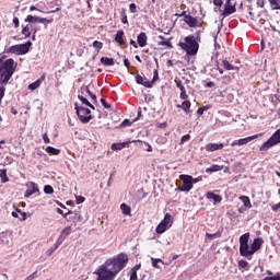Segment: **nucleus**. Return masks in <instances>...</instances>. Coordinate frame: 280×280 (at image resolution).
I'll use <instances>...</instances> for the list:
<instances>
[{"instance_id": "nucleus-1", "label": "nucleus", "mask_w": 280, "mask_h": 280, "mask_svg": "<svg viewBox=\"0 0 280 280\" xmlns=\"http://www.w3.org/2000/svg\"><path fill=\"white\" fill-rule=\"evenodd\" d=\"M18 66L19 65L12 58L7 59L5 61L0 59V84H8V82H10Z\"/></svg>"}, {"instance_id": "nucleus-2", "label": "nucleus", "mask_w": 280, "mask_h": 280, "mask_svg": "<svg viewBox=\"0 0 280 280\" xmlns=\"http://www.w3.org/2000/svg\"><path fill=\"white\" fill-rule=\"evenodd\" d=\"M185 42L179 43V47L186 51L187 56H196L200 45L198 44V36L189 35L184 38Z\"/></svg>"}, {"instance_id": "nucleus-3", "label": "nucleus", "mask_w": 280, "mask_h": 280, "mask_svg": "<svg viewBox=\"0 0 280 280\" xmlns=\"http://www.w3.org/2000/svg\"><path fill=\"white\" fill-rule=\"evenodd\" d=\"M32 47V42L25 44H16L5 49V54H15V56H25Z\"/></svg>"}, {"instance_id": "nucleus-4", "label": "nucleus", "mask_w": 280, "mask_h": 280, "mask_svg": "<svg viewBox=\"0 0 280 280\" xmlns=\"http://www.w3.org/2000/svg\"><path fill=\"white\" fill-rule=\"evenodd\" d=\"M74 110L81 124H89V121L93 119V116L91 115V109L79 106L78 103L74 104Z\"/></svg>"}, {"instance_id": "nucleus-5", "label": "nucleus", "mask_w": 280, "mask_h": 280, "mask_svg": "<svg viewBox=\"0 0 280 280\" xmlns=\"http://www.w3.org/2000/svg\"><path fill=\"white\" fill-rule=\"evenodd\" d=\"M280 143V129H278L266 142H264L260 147V152H268L270 148H275V145H279Z\"/></svg>"}, {"instance_id": "nucleus-6", "label": "nucleus", "mask_w": 280, "mask_h": 280, "mask_svg": "<svg viewBox=\"0 0 280 280\" xmlns=\"http://www.w3.org/2000/svg\"><path fill=\"white\" fill-rule=\"evenodd\" d=\"M173 223H174V221L172 220V214L166 213L164 219L156 226V233L162 235V233H165V231H167V229H171Z\"/></svg>"}, {"instance_id": "nucleus-7", "label": "nucleus", "mask_w": 280, "mask_h": 280, "mask_svg": "<svg viewBox=\"0 0 280 280\" xmlns=\"http://www.w3.org/2000/svg\"><path fill=\"white\" fill-rule=\"evenodd\" d=\"M180 180H183V185L179 186L177 189L178 191H191L194 189V177L190 175H180Z\"/></svg>"}, {"instance_id": "nucleus-8", "label": "nucleus", "mask_w": 280, "mask_h": 280, "mask_svg": "<svg viewBox=\"0 0 280 280\" xmlns=\"http://www.w3.org/2000/svg\"><path fill=\"white\" fill-rule=\"evenodd\" d=\"M259 137H261V133H257L254 136H249L247 138H241L238 140H234L231 145L235 147V145H246L248 143H250V141H255V139H259Z\"/></svg>"}, {"instance_id": "nucleus-9", "label": "nucleus", "mask_w": 280, "mask_h": 280, "mask_svg": "<svg viewBox=\"0 0 280 280\" xmlns=\"http://www.w3.org/2000/svg\"><path fill=\"white\" fill-rule=\"evenodd\" d=\"M240 253L242 257H246L247 259H250V257L255 255L253 252V247H250L248 244L240 245Z\"/></svg>"}, {"instance_id": "nucleus-10", "label": "nucleus", "mask_w": 280, "mask_h": 280, "mask_svg": "<svg viewBox=\"0 0 280 280\" xmlns=\"http://www.w3.org/2000/svg\"><path fill=\"white\" fill-rule=\"evenodd\" d=\"M137 84H141V86H145V89H152V82L148 80V78H143L141 74L136 75Z\"/></svg>"}, {"instance_id": "nucleus-11", "label": "nucleus", "mask_w": 280, "mask_h": 280, "mask_svg": "<svg viewBox=\"0 0 280 280\" xmlns=\"http://www.w3.org/2000/svg\"><path fill=\"white\" fill-rule=\"evenodd\" d=\"M175 84L177 89H179L180 91V94H179L180 100H188L189 95H187V90H185V85H183V81L175 80Z\"/></svg>"}, {"instance_id": "nucleus-12", "label": "nucleus", "mask_w": 280, "mask_h": 280, "mask_svg": "<svg viewBox=\"0 0 280 280\" xmlns=\"http://www.w3.org/2000/svg\"><path fill=\"white\" fill-rule=\"evenodd\" d=\"M182 16H184L185 23H187L190 27H198V19L187 15L185 12H183Z\"/></svg>"}, {"instance_id": "nucleus-13", "label": "nucleus", "mask_w": 280, "mask_h": 280, "mask_svg": "<svg viewBox=\"0 0 280 280\" xmlns=\"http://www.w3.org/2000/svg\"><path fill=\"white\" fill-rule=\"evenodd\" d=\"M81 95H84L85 97H86V95H89V97L91 98V102L93 104H97V96L95 94H93V92H91L89 86L81 89Z\"/></svg>"}, {"instance_id": "nucleus-14", "label": "nucleus", "mask_w": 280, "mask_h": 280, "mask_svg": "<svg viewBox=\"0 0 280 280\" xmlns=\"http://www.w3.org/2000/svg\"><path fill=\"white\" fill-rule=\"evenodd\" d=\"M33 194H38V185H36L34 182H31L28 184V189L25 192V197L30 198V196H33Z\"/></svg>"}, {"instance_id": "nucleus-15", "label": "nucleus", "mask_w": 280, "mask_h": 280, "mask_svg": "<svg viewBox=\"0 0 280 280\" xmlns=\"http://www.w3.org/2000/svg\"><path fill=\"white\" fill-rule=\"evenodd\" d=\"M224 148L223 143H208L206 144L207 152H215L218 150H222Z\"/></svg>"}, {"instance_id": "nucleus-16", "label": "nucleus", "mask_w": 280, "mask_h": 280, "mask_svg": "<svg viewBox=\"0 0 280 280\" xmlns=\"http://www.w3.org/2000/svg\"><path fill=\"white\" fill-rule=\"evenodd\" d=\"M235 12H236L235 4H231V3L224 4V12H223L224 16H231V14H235Z\"/></svg>"}, {"instance_id": "nucleus-17", "label": "nucleus", "mask_w": 280, "mask_h": 280, "mask_svg": "<svg viewBox=\"0 0 280 280\" xmlns=\"http://www.w3.org/2000/svg\"><path fill=\"white\" fill-rule=\"evenodd\" d=\"M43 82H45V75H42L35 82L31 83L28 85V91H36V89H40V84H43Z\"/></svg>"}, {"instance_id": "nucleus-18", "label": "nucleus", "mask_w": 280, "mask_h": 280, "mask_svg": "<svg viewBox=\"0 0 280 280\" xmlns=\"http://www.w3.org/2000/svg\"><path fill=\"white\" fill-rule=\"evenodd\" d=\"M139 47H145L148 45V35L145 33H140L137 38Z\"/></svg>"}, {"instance_id": "nucleus-19", "label": "nucleus", "mask_w": 280, "mask_h": 280, "mask_svg": "<svg viewBox=\"0 0 280 280\" xmlns=\"http://www.w3.org/2000/svg\"><path fill=\"white\" fill-rule=\"evenodd\" d=\"M32 32L34 34H36L37 31H36V28H33L31 24H28L22 28V34H23V36H25V38H30V36H32Z\"/></svg>"}, {"instance_id": "nucleus-20", "label": "nucleus", "mask_w": 280, "mask_h": 280, "mask_svg": "<svg viewBox=\"0 0 280 280\" xmlns=\"http://www.w3.org/2000/svg\"><path fill=\"white\" fill-rule=\"evenodd\" d=\"M159 38L161 42H159V45L162 47H167V49H174V46L172 45V42L170 39H165L163 35H159Z\"/></svg>"}, {"instance_id": "nucleus-21", "label": "nucleus", "mask_w": 280, "mask_h": 280, "mask_svg": "<svg viewBox=\"0 0 280 280\" xmlns=\"http://www.w3.org/2000/svg\"><path fill=\"white\" fill-rule=\"evenodd\" d=\"M264 244V240L262 238H255L253 241V244H252V250L253 253H257V250H259V248H261V245Z\"/></svg>"}, {"instance_id": "nucleus-22", "label": "nucleus", "mask_w": 280, "mask_h": 280, "mask_svg": "<svg viewBox=\"0 0 280 280\" xmlns=\"http://www.w3.org/2000/svg\"><path fill=\"white\" fill-rule=\"evenodd\" d=\"M115 40L118 43V45H120V47L126 45V42H124V31L120 30L116 33Z\"/></svg>"}, {"instance_id": "nucleus-23", "label": "nucleus", "mask_w": 280, "mask_h": 280, "mask_svg": "<svg viewBox=\"0 0 280 280\" xmlns=\"http://www.w3.org/2000/svg\"><path fill=\"white\" fill-rule=\"evenodd\" d=\"M159 264H161L162 266H165V261H163V259H161V258H151V266L153 268H156L158 270H161V266Z\"/></svg>"}, {"instance_id": "nucleus-24", "label": "nucleus", "mask_w": 280, "mask_h": 280, "mask_svg": "<svg viewBox=\"0 0 280 280\" xmlns=\"http://www.w3.org/2000/svg\"><path fill=\"white\" fill-rule=\"evenodd\" d=\"M78 100H80V102L82 104H84L85 106H88L89 108H92V110H95V106H93V104H91V102H89V100L86 97H84L83 94H79L78 95Z\"/></svg>"}, {"instance_id": "nucleus-25", "label": "nucleus", "mask_w": 280, "mask_h": 280, "mask_svg": "<svg viewBox=\"0 0 280 280\" xmlns=\"http://www.w3.org/2000/svg\"><path fill=\"white\" fill-rule=\"evenodd\" d=\"M240 200L243 202L245 209H252L253 203H250V198L248 196H241Z\"/></svg>"}, {"instance_id": "nucleus-26", "label": "nucleus", "mask_w": 280, "mask_h": 280, "mask_svg": "<svg viewBox=\"0 0 280 280\" xmlns=\"http://www.w3.org/2000/svg\"><path fill=\"white\" fill-rule=\"evenodd\" d=\"M206 198H208V200H213L214 202H222V197L211 191L207 192Z\"/></svg>"}, {"instance_id": "nucleus-27", "label": "nucleus", "mask_w": 280, "mask_h": 280, "mask_svg": "<svg viewBox=\"0 0 280 280\" xmlns=\"http://www.w3.org/2000/svg\"><path fill=\"white\" fill-rule=\"evenodd\" d=\"M101 62H102V65H104L105 67H113V65H115V59L108 58V57H102V58H101Z\"/></svg>"}, {"instance_id": "nucleus-28", "label": "nucleus", "mask_w": 280, "mask_h": 280, "mask_svg": "<svg viewBox=\"0 0 280 280\" xmlns=\"http://www.w3.org/2000/svg\"><path fill=\"white\" fill-rule=\"evenodd\" d=\"M45 151L47 154H50V156H58V154H60V149H56L54 147H47Z\"/></svg>"}, {"instance_id": "nucleus-29", "label": "nucleus", "mask_w": 280, "mask_h": 280, "mask_svg": "<svg viewBox=\"0 0 280 280\" xmlns=\"http://www.w3.org/2000/svg\"><path fill=\"white\" fill-rule=\"evenodd\" d=\"M223 67L226 71H240V68L231 65L229 60H223Z\"/></svg>"}, {"instance_id": "nucleus-30", "label": "nucleus", "mask_w": 280, "mask_h": 280, "mask_svg": "<svg viewBox=\"0 0 280 280\" xmlns=\"http://www.w3.org/2000/svg\"><path fill=\"white\" fill-rule=\"evenodd\" d=\"M177 107L184 109L185 113H188L189 109L191 108V102L184 101L182 105H177Z\"/></svg>"}, {"instance_id": "nucleus-31", "label": "nucleus", "mask_w": 280, "mask_h": 280, "mask_svg": "<svg viewBox=\"0 0 280 280\" xmlns=\"http://www.w3.org/2000/svg\"><path fill=\"white\" fill-rule=\"evenodd\" d=\"M39 19L40 18L36 16V15H27L24 21H25V23L34 24V23H39Z\"/></svg>"}, {"instance_id": "nucleus-32", "label": "nucleus", "mask_w": 280, "mask_h": 280, "mask_svg": "<svg viewBox=\"0 0 280 280\" xmlns=\"http://www.w3.org/2000/svg\"><path fill=\"white\" fill-rule=\"evenodd\" d=\"M0 178L1 183H8V180H10V178L8 177V170H0Z\"/></svg>"}, {"instance_id": "nucleus-33", "label": "nucleus", "mask_w": 280, "mask_h": 280, "mask_svg": "<svg viewBox=\"0 0 280 280\" xmlns=\"http://www.w3.org/2000/svg\"><path fill=\"white\" fill-rule=\"evenodd\" d=\"M120 209L124 213V215H130L132 209L130 208V206L126 205V203H122L120 205Z\"/></svg>"}, {"instance_id": "nucleus-34", "label": "nucleus", "mask_w": 280, "mask_h": 280, "mask_svg": "<svg viewBox=\"0 0 280 280\" xmlns=\"http://www.w3.org/2000/svg\"><path fill=\"white\" fill-rule=\"evenodd\" d=\"M71 231H72L71 226H67L66 229H63V230L61 231L60 236H61L63 240H67V237H69V236L71 235Z\"/></svg>"}, {"instance_id": "nucleus-35", "label": "nucleus", "mask_w": 280, "mask_h": 280, "mask_svg": "<svg viewBox=\"0 0 280 280\" xmlns=\"http://www.w3.org/2000/svg\"><path fill=\"white\" fill-rule=\"evenodd\" d=\"M248 237H250L249 233H245L240 237V246L248 244Z\"/></svg>"}, {"instance_id": "nucleus-36", "label": "nucleus", "mask_w": 280, "mask_h": 280, "mask_svg": "<svg viewBox=\"0 0 280 280\" xmlns=\"http://www.w3.org/2000/svg\"><path fill=\"white\" fill-rule=\"evenodd\" d=\"M224 170V166L213 164L211 167L207 168V172H222Z\"/></svg>"}, {"instance_id": "nucleus-37", "label": "nucleus", "mask_w": 280, "mask_h": 280, "mask_svg": "<svg viewBox=\"0 0 280 280\" xmlns=\"http://www.w3.org/2000/svg\"><path fill=\"white\" fill-rule=\"evenodd\" d=\"M272 10H280V0H268Z\"/></svg>"}, {"instance_id": "nucleus-38", "label": "nucleus", "mask_w": 280, "mask_h": 280, "mask_svg": "<svg viewBox=\"0 0 280 280\" xmlns=\"http://www.w3.org/2000/svg\"><path fill=\"white\" fill-rule=\"evenodd\" d=\"M126 148V143H114L112 144V150H124Z\"/></svg>"}, {"instance_id": "nucleus-39", "label": "nucleus", "mask_w": 280, "mask_h": 280, "mask_svg": "<svg viewBox=\"0 0 280 280\" xmlns=\"http://www.w3.org/2000/svg\"><path fill=\"white\" fill-rule=\"evenodd\" d=\"M39 23H43L47 27L48 23H54V19L47 20V18H39Z\"/></svg>"}, {"instance_id": "nucleus-40", "label": "nucleus", "mask_w": 280, "mask_h": 280, "mask_svg": "<svg viewBox=\"0 0 280 280\" xmlns=\"http://www.w3.org/2000/svg\"><path fill=\"white\" fill-rule=\"evenodd\" d=\"M93 47H94V49H97V51H100V49H102V47H104V44L102 42L95 40V42H93Z\"/></svg>"}, {"instance_id": "nucleus-41", "label": "nucleus", "mask_w": 280, "mask_h": 280, "mask_svg": "<svg viewBox=\"0 0 280 280\" xmlns=\"http://www.w3.org/2000/svg\"><path fill=\"white\" fill-rule=\"evenodd\" d=\"M189 139H191V136L189 133L183 136L180 139V144L183 145V143H187V141H189Z\"/></svg>"}, {"instance_id": "nucleus-42", "label": "nucleus", "mask_w": 280, "mask_h": 280, "mask_svg": "<svg viewBox=\"0 0 280 280\" xmlns=\"http://www.w3.org/2000/svg\"><path fill=\"white\" fill-rule=\"evenodd\" d=\"M3 97H5V86H0V102H2Z\"/></svg>"}, {"instance_id": "nucleus-43", "label": "nucleus", "mask_w": 280, "mask_h": 280, "mask_svg": "<svg viewBox=\"0 0 280 280\" xmlns=\"http://www.w3.org/2000/svg\"><path fill=\"white\" fill-rule=\"evenodd\" d=\"M44 191H45L46 194H54V187H51L50 185H46V186L44 187Z\"/></svg>"}, {"instance_id": "nucleus-44", "label": "nucleus", "mask_w": 280, "mask_h": 280, "mask_svg": "<svg viewBox=\"0 0 280 280\" xmlns=\"http://www.w3.org/2000/svg\"><path fill=\"white\" fill-rule=\"evenodd\" d=\"M128 126H132V122H130L129 119H125L121 124H120V128H126Z\"/></svg>"}, {"instance_id": "nucleus-45", "label": "nucleus", "mask_w": 280, "mask_h": 280, "mask_svg": "<svg viewBox=\"0 0 280 280\" xmlns=\"http://www.w3.org/2000/svg\"><path fill=\"white\" fill-rule=\"evenodd\" d=\"M156 80H159V70H154L153 72V80L150 81L152 82V85L156 82Z\"/></svg>"}, {"instance_id": "nucleus-46", "label": "nucleus", "mask_w": 280, "mask_h": 280, "mask_svg": "<svg viewBox=\"0 0 280 280\" xmlns=\"http://www.w3.org/2000/svg\"><path fill=\"white\" fill-rule=\"evenodd\" d=\"M130 280H137V269H131V271H130Z\"/></svg>"}, {"instance_id": "nucleus-47", "label": "nucleus", "mask_w": 280, "mask_h": 280, "mask_svg": "<svg viewBox=\"0 0 280 280\" xmlns=\"http://www.w3.org/2000/svg\"><path fill=\"white\" fill-rule=\"evenodd\" d=\"M247 266H248V261H246V260L238 261V268H246Z\"/></svg>"}, {"instance_id": "nucleus-48", "label": "nucleus", "mask_w": 280, "mask_h": 280, "mask_svg": "<svg viewBox=\"0 0 280 280\" xmlns=\"http://www.w3.org/2000/svg\"><path fill=\"white\" fill-rule=\"evenodd\" d=\"M101 104L104 106V108H110V104H108L104 98H101Z\"/></svg>"}, {"instance_id": "nucleus-49", "label": "nucleus", "mask_w": 280, "mask_h": 280, "mask_svg": "<svg viewBox=\"0 0 280 280\" xmlns=\"http://www.w3.org/2000/svg\"><path fill=\"white\" fill-rule=\"evenodd\" d=\"M44 143H51V140L49 139V136L47 133L43 135Z\"/></svg>"}, {"instance_id": "nucleus-50", "label": "nucleus", "mask_w": 280, "mask_h": 280, "mask_svg": "<svg viewBox=\"0 0 280 280\" xmlns=\"http://www.w3.org/2000/svg\"><path fill=\"white\" fill-rule=\"evenodd\" d=\"M129 10H130V12H132V14H135V12H137V4L131 3V4L129 5Z\"/></svg>"}, {"instance_id": "nucleus-51", "label": "nucleus", "mask_w": 280, "mask_h": 280, "mask_svg": "<svg viewBox=\"0 0 280 280\" xmlns=\"http://www.w3.org/2000/svg\"><path fill=\"white\" fill-rule=\"evenodd\" d=\"M77 202L78 205H82V202H84L85 198L83 196H77Z\"/></svg>"}, {"instance_id": "nucleus-52", "label": "nucleus", "mask_w": 280, "mask_h": 280, "mask_svg": "<svg viewBox=\"0 0 280 280\" xmlns=\"http://www.w3.org/2000/svg\"><path fill=\"white\" fill-rule=\"evenodd\" d=\"M233 100H235V96L232 93L226 95V102H233Z\"/></svg>"}, {"instance_id": "nucleus-53", "label": "nucleus", "mask_w": 280, "mask_h": 280, "mask_svg": "<svg viewBox=\"0 0 280 280\" xmlns=\"http://www.w3.org/2000/svg\"><path fill=\"white\" fill-rule=\"evenodd\" d=\"M264 280H280V276H275V277H266Z\"/></svg>"}, {"instance_id": "nucleus-54", "label": "nucleus", "mask_w": 280, "mask_h": 280, "mask_svg": "<svg viewBox=\"0 0 280 280\" xmlns=\"http://www.w3.org/2000/svg\"><path fill=\"white\" fill-rule=\"evenodd\" d=\"M222 3V0H213V4L218 5L219 8H221Z\"/></svg>"}, {"instance_id": "nucleus-55", "label": "nucleus", "mask_w": 280, "mask_h": 280, "mask_svg": "<svg viewBox=\"0 0 280 280\" xmlns=\"http://www.w3.org/2000/svg\"><path fill=\"white\" fill-rule=\"evenodd\" d=\"M257 5H258V8H264V5H265V1L264 0H257Z\"/></svg>"}, {"instance_id": "nucleus-56", "label": "nucleus", "mask_w": 280, "mask_h": 280, "mask_svg": "<svg viewBox=\"0 0 280 280\" xmlns=\"http://www.w3.org/2000/svg\"><path fill=\"white\" fill-rule=\"evenodd\" d=\"M13 25H15V27H19L20 25L19 18H13Z\"/></svg>"}, {"instance_id": "nucleus-57", "label": "nucleus", "mask_w": 280, "mask_h": 280, "mask_svg": "<svg viewBox=\"0 0 280 280\" xmlns=\"http://www.w3.org/2000/svg\"><path fill=\"white\" fill-rule=\"evenodd\" d=\"M62 242H65L63 236H59L56 243L60 246Z\"/></svg>"}, {"instance_id": "nucleus-58", "label": "nucleus", "mask_w": 280, "mask_h": 280, "mask_svg": "<svg viewBox=\"0 0 280 280\" xmlns=\"http://www.w3.org/2000/svg\"><path fill=\"white\" fill-rule=\"evenodd\" d=\"M121 23H125V24L128 23V15L122 14Z\"/></svg>"}, {"instance_id": "nucleus-59", "label": "nucleus", "mask_w": 280, "mask_h": 280, "mask_svg": "<svg viewBox=\"0 0 280 280\" xmlns=\"http://www.w3.org/2000/svg\"><path fill=\"white\" fill-rule=\"evenodd\" d=\"M124 65L127 69L130 68V61L127 58L124 59Z\"/></svg>"}, {"instance_id": "nucleus-60", "label": "nucleus", "mask_w": 280, "mask_h": 280, "mask_svg": "<svg viewBox=\"0 0 280 280\" xmlns=\"http://www.w3.org/2000/svg\"><path fill=\"white\" fill-rule=\"evenodd\" d=\"M208 89H213V86H215V83H213L212 81L207 83Z\"/></svg>"}, {"instance_id": "nucleus-61", "label": "nucleus", "mask_w": 280, "mask_h": 280, "mask_svg": "<svg viewBox=\"0 0 280 280\" xmlns=\"http://www.w3.org/2000/svg\"><path fill=\"white\" fill-rule=\"evenodd\" d=\"M197 113H198V115H203L205 114V107L198 108Z\"/></svg>"}, {"instance_id": "nucleus-62", "label": "nucleus", "mask_w": 280, "mask_h": 280, "mask_svg": "<svg viewBox=\"0 0 280 280\" xmlns=\"http://www.w3.org/2000/svg\"><path fill=\"white\" fill-rule=\"evenodd\" d=\"M57 212L59 213V215L67 217V214H65V211H62V209H60V208L57 209Z\"/></svg>"}, {"instance_id": "nucleus-63", "label": "nucleus", "mask_w": 280, "mask_h": 280, "mask_svg": "<svg viewBox=\"0 0 280 280\" xmlns=\"http://www.w3.org/2000/svg\"><path fill=\"white\" fill-rule=\"evenodd\" d=\"M130 45H132V47H135V49H137V47H138V46H137V42H135V40H132V39L130 40Z\"/></svg>"}, {"instance_id": "nucleus-64", "label": "nucleus", "mask_w": 280, "mask_h": 280, "mask_svg": "<svg viewBox=\"0 0 280 280\" xmlns=\"http://www.w3.org/2000/svg\"><path fill=\"white\" fill-rule=\"evenodd\" d=\"M56 249H54V247H51L50 249H48V255L49 256H51V255H54V252H55Z\"/></svg>"}]
</instances>
